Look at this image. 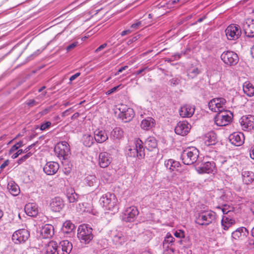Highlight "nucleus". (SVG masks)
I'll return each instance as SVG.
<instances>
[{
	"mask_svg": "<svg viewBox=\"0 0 254 254\" xmlns=\"http://www.w3.org/2000/svg\"><path fill=\"white\" fill-rule=\"evenodd\" d=\"M174 252H175V250L163 251V254H174Z\"/></svg>",
	"mask_w": 254,
	"mask_h": 254,
	"instance_id": "774afa93",
	"label": "nucleus"
},
{
	"mask_svg": "<svg viewBox=\"0 0 254 254\" xmlns=\"http://www.w3.org/2000/svg\"><path fill=\"white\" fill-rule=\"evenodd\" d=\"M80 75V72H77L75 74H74V75H72L71 76H70V77L69 78L70 81H72L74 80L77 77H78Z\"/></svg>",
	"mask_w": 254,
	"mask_h": 254,
	"instance_id": "e2e57ef3",
	"label": "nucleus"
},
{
	"mask_svg": "<svg viewBox=\"0 0 254 254\" xmlns=\"http://www.w3.org/2000/svg\"><path fill=\"white\" fill-rule=\"evenodd\" d=\"M163 251L174 250V248L172 246H168L166 244H163Z\"/></svg>",
	"mask_w": 254,
	"mask_h": 254,
	"instance_id": "bf43d9fd",
	"label": "nucleus"
},
{
	"mask_svg": "<svg viewBox=\"0 0 254 254\" xmlns=\"http://www.w3.org/2000/svg\"><path fill=\"white\" fill-rule=\"evenodd\" d=\"M9 163V161L8 160H6L4 161V162L0 165V169L1 170H3L4 168H5L6 166L8 165Z\"/></svg>",
	"mask_w": 254,
	"mask_h": 254,
	"instance_id": "13d9d810",
	"label": "nucleus"
},
{
	"mask_svg": "<svg viewBox=\"0 0 254 254\" xmlns=\"http://www.w3.org/2000/svg\"><path fill=\"white\" fill-rule=\"evenodd\" d=\"M204 142L207 146L215 144L217 142L216 134L213 131L206 133L204 137Z\"/></svg>",
	"mask_w": 254,
	"mask_h": 254,
	"instance_id": "c756f323",
	"label": "nucleus"
},
{
	"mask_svg": "<svg viewBox=\"0 0 254 254\" xmlns=\"http://www.w3.org/2000/svg\"><path fill=\"white\" fill-rule=\"evenodd\" d=\"M155 125V121L151 117H147L143 119L141 123L140 126L142 128L145 130H149L152 128Z\"/></svg>",
	"mask_w": 254,
	"mask_h": 254,
	"instance_id": "473e14b6",
	"label": "nucleus"
},
{
	"mask_svg": "<svg viewBox=\"0 0 254 254\" xmlns=\"http://www.w3.org/2000/svg\"><path fill=\"white\" fill-rule=\"evenodd\" d=\"M55 152L59 158L65 159L70 153L69 145L66 141L59 142L55 147Z\"/></svg>",
	"mask_w": 254,
	"mask_h": 254,
	"instance_id": "9d476101",
	"label": "nucleus"
},
{
	"mask_svg": "<svg viewBox=\"0 0 254 254\" xmlns=\"http://www.w3.org/2000/svg\"><path fill=\"white\" fill-rule=\"evenodd\" d=\"M217 209L222 211L223 215H230L233 213L234 207L227 204H224L222 206H218Z\"/></svg>",
	"mask_w": 254,
	"mask_h": 254,
	"instance_id": "58836bf2",
	"label": "nucleus"
},
{
	"mask_svg": "<svg viewBox=\"0 0 254 254\" xmlns=\"http://www.w3.org/2000/svg\"><path fill=\"white\" fill-rule=\"evenodd\" d=\"M198 155V150L195 147L191 146L188 147L183 151L181 158L185 164L189 165L196 161Z\"/></svg>",
	"mask_w": 254,
	"mask_h": 254,
	"instance_id": "7ed1b4c3",
	"label": "nucleus"
},
{
	"mask_svg": "<svg viewBox=\"0 0 254 254\" xmlns=\"http://www.w3.org/2000/svg\"><path fill=\"white\" fill-rule=\"evenodd\" d=\"M248 234V230L245 227H241L232 233V237L236 240L243 239L246 238Z\"/></svg>",
	"mask_w": 254,
	"mask_h": 254,
	"instance_id": "bb28decb",
	"label": "nucleus"
},
{
	"mask_svg": "<svg viewBox=\"0 0 254 254\" xmlns=\"http://www.w3.org/2000/svg\"><path fill=\"white\" fill-rule=\"evenodd\" d=\"M240 123L243 130H251L254 127V116L250 115L243 116L240 120Z\"/></svg>",
	"mask_w": 254,
	"mask_h": 254,
	"instance_id": "4468645a",
	"label": "nucleus"
},
{
	"mask_svg": "<svg viewBox=\"0 0 254 254\" xmlns=\"http://www.w3.org/2000/svg\"><path fill=\"white\" fill-rule=\"evenodd\" d=\"M145 146L147 150H152L157 147V140L154 137L149 136L145 141Z\"/></svg>",
	"mask_w": 254,
	"mask_h": 254,
	"instance_id": "f704fd0d",
	"label": "nucleus"
},
{
	"mask_svg": "<svg viewBox=\"0 0 254 254\" xmlns=\"http://www.w3.org/2000/svg\"><path fill=\"white\" fill-rule=\"evenodd\" d=\"M66 196L70 203H74L76 202L78 198V195L75 193L74 190L72 188H68L66 190Z\"/></svg>",
	"mask_w": 254,
	"mask_h": 254,
	"instance_id": "e433bc0d",
	"label": "nucleus"
},
{
	"mask_svg": "<svg viewBox=\"0 0 254 254\" xmlns=\"http://www.w3.org/2000/svg\"><path fill=\"white\" fill-rule=\"evenodd\" d=\"M51 123L50 121H47L45 123L41 124L40 127V129L41 130H45L51 126Z\"/></svg>",
	"mask_w": 254,
	"mask_h": 254,
	"instance_id": "de8ad7c7",
	"label": "nucleus"
},
{
	"mask_svg": "<svg viewBox=\"0 0 254 254\" xmlns=\"http://www.w3.org/2000/svg\"><path fill=\"white\" fill-rule=\"evenodd\" d=\"M182 56V53H176L172 56L171 60H170V61H171L178 60L181 58Z\"/></svg>",
	"mask_w": 254,
	"mask_h": 254,
	"instance_id": "6e6d98bb",
	"label": "nucleus"
},
{
	"mask_svg": "<svg viewBox=\"0 0 254 254\" xmlns=\"http://www.w3.org/2000/svg\"><path fill=\"white\" fill-rule=\"evenodd\" d=\"M195 110L194 105L185 104L179 109V114L182 118H190L194 114Z\"/></svg>",
	"mask_w": 254,
	"mask_h": 254,
	"instance_id": "2eb2a0df",
	"label": "nucleus"
},
{
	"mask_svg": "<svg viewBox=\"0 0 254 254\" xmlns=\"http://www.w3.org/2000/svg\"><path fill=\"white\" fill-rule=\"evenodd\" d=\"M200 73V70L195 66H191L187 70L188 76L190 78L195 77Z\"/></svg>",
	"mask_w": 254,
	"mask_h": 254,
	"instance_id": "ea45409f",
	"label": "nucleus"
},
{
	"mask_svg": "<svg viewBox=\"0 0 254 254\" xmlns=\"http://www.w3.org/2000/svg\"><path fill=\"white\" fill-rule=\"evenodd\" d=\"M78 44V42H74L73 43H72V44H70L69 45H68L67 47H66V51L67 52H69L70 51V50H71L72 49L74 48L75 47H76L77 46Z\"/></svg>",
	"mask_w": 254,
	"mask_h": 254,
	"instance_id": "5fc2aeb1",
	"label": "nucleus"
},
{
	"mask_svg": "<svg viewBox=\"0 0 254 254\" xmlns=\"http://www.w3.org/2000/svg\"><path fill=\"white\" fill-rule=\"evenodd\" d=\"M213 162H207L203 164L201 167L197 168V171L199 174L212 173L214 169Z\"/></svg>",
	"mask_w": 254,
	"mask_h": 254,
	"instance_id": "a878e982",
	"label": "nucleus"
},
{
	"mask_svg": "<svg viewBox=\"0 0 254 254\" xmlns=\"http://www.w3.org/2000/svg\"><path fill=\"white\" fill-rule=\"evenodd\" d=\"M243 28L247 36L254 37V20L251 18L246 19L243 24Z\"/></svg>",
	"mask_w": 254,
	"mask_h": 254,
	"instance_id": "a211bd4d",
	"label": "nucleus"
},
{
	"mask_svg": "<svg viewBox=\"0 0 254 254\" xmlns=\"http://www.w3.org/2000/svg\"><path fill=\"white\" fill-rule=\"evenodd\" d=\"M118 109L120 111L119 117L124 122L130 121L134 116L133 110L126 105H120Z\"/></svg>",
	"mask_w": 254,
	"mask_h": 254,
	"instance_id": "423d86ee",
	"label": "nucleus"
},
{
	"mask_svg": "<svg viewBox=\"0 0 254 254\" xmlns=\"http://www.w3.org/2000/svg\"><path fill=\"white\" fill-rule=\"evenodd\" d=\"M216 218V214L210 210L200 211L196 217V222L200 225L207 226L213 223Z\"/></svg>",
	"mask_w": 254,
	"mask_h": 254,
	"instance_id": "20e7f679",
	"label": "nucleus"
},
{
	"mask_svg": "<svg viewBox=\"0 0 254 254\" xmlns=\"http://www.w3.org/2000/svg\"><path fill=\"white\" fill-rule=\"evenodd\" d=\"M75 228L74 225L70 221H66L63 224V231L65 233H69Z\"/></svg>",
	"mask_w": 254,
	"mask_h": 254,
	"instance_id": "37998d69",
	"label": "nucleus"
},
{
	"mask_svg": "<svg viewBox=\"0 0 254 254\" xmlns=\"http://www.w3.org/2000/svg\"><path fill=\"white\" fill-rule=\"evenodd\" d=\"M235 224V219L230 215H223L221 219V226L222 229L228 230L232 225Z\"/></svg>",
	"mask_w": 254,
	"mask_h": 254,
	"instance_id": "393cba45",
	"label": "nucleus"
},
{
	"mask_svg": "<svg viewBox=\"0 0 254 254\" xmlns=\"http://www.w3.org/2000/svg\"><path fill=\"white\" fill-rule=\"evenodd\" d=\"M58 253V245L54 241L50 242L43 250V254H54Z\"/></svg>",
	"mask_w": 254,
	"mask_h": 254,
	"instance_id": "c85d7f7f",
	"label": "nucleus"
},
{
	"mask_svg": "<svg viewBox=\"0 0 254 254\" xmlns=\"http://www.w3.org/2000/svg\"><path fill=\"white\" fill-rule=\"evenodd\" d=\"M85 183L89 187L98 185V180L95 175H88L84 179Z\"/></svg>",
	"mask_w": 254,
	"mask_h": 254,
	"instance_id": "4c0bfd02",
	"label": "nucleus"
},
{
	"mask_svg": "<svg viewBox=\"0 0 254 254\" xmlns=\"http://www.w3.org/2000/svg\"><path fill=\"white\" fill-rule=\"evenodd\" d=\"M32 155V153L31 152L27 153L26 155L23 156L22 157L19 159L17 161V163L18 164H22L23 162H24L27 159L30 157Z\"/></svg>",
	"mask_w": 254,
	"mask_h": 254,
	"instance_id": "49530a36",
	"label": "nucleus"
},
{
	"mask_svg": "<svg viewBox=\"0 0 254 254\" xmlns=\"http://www.w3.org/2000/svg\"><path fill=\"white\" fill-rule=\"evenodd\" d=\"M221 59L225 64L230 66L236 64L239 61L237 54L230 51L224 52L221 55Z\"/></svg>",
	"mask_w": 254,
	"mask_h": 254,
	"instance_id": "9b49d317",
	"label": "nucleus"
},
{
	"mask_svg": "<svg viewBox=\"0 0 254 254\" xmlns=\"http://www.w3.org/2000/svg\"><path fill=\"white\" fill-rule=\"evenodd\" d=\"M100 203L105 210L117 212L119 209L118 200L114 193L108 192L103 194L100 199Z\"/></svg>",
	"mask_w": 254,
	"mask_h": 254,
	"instance_id": "f03ea898",
	"label": "nucleus"
},
{
	"mask_svg": "<svg viewBox=\"0 0 254 254\" xmlns=\"http://www.w3.org/2000/svg\"><path fill=\"white\" fill-rule=\"evenodd\" d=\"M7 190L13 196H17L20 193L19 186L13 181H10L7 184Z\"/></svg>",
	"mask_w": 254,
	"mask_h": 254,
	"instance_id": "2f4dec72",
	"label": "nucleus"
},
{
	"mask_svg": "<svg viewBox=\"0 0 254 254\" xmlns=\"http://www.w3.org/2000/svg\"><path fill=\"white\" fill-rule=\"evenodd\" d=\"M243 91L249 97L254 95V86L249 82H245L243 84Z\"/></svg>",
	"mask_w": 254,
	"mask_h": 254,
	"instance_id": "c9c22d12",
	"label": "nucleus"
},
{
	"mask_svg": "<svg viewBox=\"0 0 254 254\" xmlns=\"http://www.w3.org/2000/svg\"><path fill=\"white\" fill-rule=\"evenodd\" d=\"M111 162L112 158L110 154L106 152H103L99 154L98 164L101 168L107 167Z\"/></svg>",
	"mask_w": 254,
	"mask_h": 254,
	"instance_id": "6ab92c4d",
	"label": "nucleus"
},
{
	"mask_svg": "<svg viewBox=\"0 0 254 254\" xmlns=\"http://www.w3.org/2000/svg\"><path fill=\"white\" fill-rule=\"evenodd\" d=\"M174 235L175 237L180 238H184L185 237L184 232L181 230L176 231L174 233Z\"/></svg>",
	"mask_w": 254,
	"mask_h": 254,
	"instance_id": "864d4df0",
	"label": "nucleus"
},
{
	"mask_svg": "<svg viewBox=\"0 0 254 254\" xmlns=\"http://www.w3.org/2000/svg\"><path fill=\"white\" fill-rule=\"evenodd\" d=\"M250 155L251 158L254 160V146H252L250 150Z\"/></svg>",
	"mask_w": 254,
	"mask_h": 254,
	"instance_id": "338daca9",
	"label": "nucleus"
},
{
	"mask_svg": "<svg viewBox=\"0 0 254 254\" xmlns=\"http://www.w3.org/2000/svg\"><path fill=\"white\" fill-rule=\"evenodd\" d=\"M141 25V21H137L132 24L130 26V29L132 30V31L136 30L140 28Z\"/></svg>",
	"mask_w": 254,
	"mask_h": 254,
	"instance_id": "09e8293b",
	"label": "nucleus"
},
{
	"mask_svg": "<svg viewBox=\"0 0 254 254\" xmlns=\"http://www.w3.org/2000/svg\"><path fill=\"white\" fill-rule=\"evenodd\" d=\"M30 236L28 230L25 229H19L14 232L12 236V241L16 244L25 242Z\"/></svg>",
	"mask_w": 254,
	"mask_h": 254,
	"instance_id": "f8f14e48",
	"label": "nucleus"
},
{
	"mask_svg": "<svg viewBox=\"0 0 254 254\" xmlns=\"http://www.w3.org/2000/svg\"><path fill=\"white\" fill-rule=\"evenodd\" d=\"M107 44L104 43L101 46H100L95 51L96 52H98L99 51H100L102 49H104L107 46Z\"/></svg>",
	"mask_w": 254,
	"mask_h": 254,
	"instance_id": "69168bd1",
	"label": "nucleus"
},
{
	"mask_svg": "<svg viewBox=\"0 0 254 254\" xmlns=\"http://www.w3.org/2000/svg\"><path fill=\"white\" fill-rule=\"evenodd\" d=\"M165 166L170 171L177 170L180 166V162L173 159H168L165 161Z\"/></svg>",
	"mask_w": 254,
	"mask_h": 254,
	"instance_id": "72a5a7b5",
	"label": "nucleus"
},
{
	"mask_svg": "<svg viewBox=\"0 0 254 254\" xmlns=\"http://www.w3.org/2000/svg\"><path fill=\"white\" fill-rule=\"evenodd\" d=\"M26 104L29 107H33L38 104V102L34 99H30L26 102Z\"/></svg>",
	"mask_w": 254,
	"mask_h": 254,
	"instance_id": "3c124183",
	"label": "nucleus"
},
{
	"mask_svg": "<svg viewBox=\"0 0 254 254\" xmlns=\"http://www.w3.org/2000/svg\"><path fill=\"white\" fill-rule=\"evenodd\" d=\"M113 241L116 245H121L125 242V237L121 233H118L113 237Z\"/></svg>",
	"mask_w": 254,
	"mask_h": 254,
	"instance_id": "79ce46f5",
	"label": "nucleus"
},
{
	"mask_svg": "<svg viewBox=\"0 0 254 254\" xmlns=\"http://www.w3.org/2000/svg\"><path fill=\"white\" fill-rule=\"evenodd\" d=\"M132 32V30L129 29L126 30L122 32L121 35L122 36H124L128 34H129Z\"/></svg>",
	"mask_w": 254,
	"mask_h": 254,
	"instance_id": "052dcab7",
	"label": "nucleus"
},
{
	"mask_svg": "<svg viewBox=\"0 0 254 254\" xmlns=\"http://www.w3.org/2000/svg\"><path fill=\"white\" fill-rule=\"evenodd\" d=\"M240 26L235 24L229 25L225 30V34L229 40H236L241 35Z\"/></svg>",
	"mask_w": 254,
	"mask_h": 254,
	"instance_id": "6e6552de",
	"label": "nucleus"
},
{
	"mask_svg": "<svg viewBox=\"0 0 254 254\" xmlns=\"http://www.w3.org/2000/svg\"><path fill=\"white\" fill-rule=\"evenodd\" d=\"M242 180L244 183L249 185L254 181V173L248 170H243L242 172Z\"/></svg>",
	"mask_w": 254,
	"mask_h": 254,
	"instance_id": "7c9ffc66",
	"label": "nucleus"
},
{
	"mask_svg": "<svg viewBox=\"0 0 254 254\" xmlns=\"http://www.w3.org/2000/svg\"><path fill=\"white\" fill-rule=\"evenodd\" d=\"M151 70V68L148 67V66L145 67L144 68H142L138 70H137L136 72L134 73L135 75H139L140 74H142L144 71H148Z\"/></svg>",
	"mask_w": 254,
	"mask_h": 254,
	"instance_id": "603ef678",
	"label": "nucleus"
},
{
	"mask_svg": "<svg viewBox=\"0 0 254 254\" xmlns=\"http://www.w3.org/2000/svg\"><path fill=\"white\" fill-rule=\"evenodd\" d=\"M19 148L17 146H16L15 144H14V145H13L11 148H10V150H9V153L10 154H12L15 151H16V150H17Z\"/></svg>",
	"mask_w": 254,
	"mask_h": 254,
	"instance_id": "680f3d73",
	"label": "nucleus"
},
{
	"mask_svg": "<svg viewBox=\"0 0 254 254\" xmlns=\"http://www.w3.org/2000/svg\"><path fill=\"white\" fill-rule=\"evenodd\" d=\"M226 100L223 98L212 99L208 103L209 108L213 112L220 113L225 111Z\"/></svg>",
	"mask_w": 254,
	"mask_h": 254,
	"instance_id": "0eeeda50",
	"label": "nucleus"
},
{
	"mask_svg": "<svg viewBox=\"0 0 254 254\" xmlns=\"http://www.w3.org/2000/svg\"><path fill=\"white\" fill-rule=\"evenodd\" d=\"M190 129V125L187 121L179 122L175 128V132L179 135L185 136Z\"/></svg>",
	"mask_w": 254,
	"mask_h": 254,
	"instance_id": "dca6fc26",
	"label": "nucleus"
},
{
	"mask_svg": "<svg viewBox=\"0 0 254 254\" xmlns=\"http://www.w3.org/2000/svg\"><path fill=\"white\" fill-rule=\"evenodd\" d=\"M138 213V210L135 206L128 207L126 209L123 213V219L126 222H132L136 219Z\"/></svg>",
	"mask_w": 254,
	"mask_h": 254,
	"instance_id": "ddd939ff",
	"label": "nucleus"
},
{
	"mask_svg": "<svg viewBox=\"0 0 254 254\" xmlns=\"http://www.w3.org/2000/svg\"><path fill=\"white\" fill-rule=\"evenodd\" d=\"M229 139L232 144L239 146L244 143L245 137L242 132H235L230 135Z\"/></svg>",
	"mask_w": 254,
	"mask_h": 254,
	"instance_id": "f3484780",
	"label": "nucleus"
},
{
	"mask_svg": "<svg viewBox=\"0 0 254 254\" xmlns=\"http://www.w3.org/2000/svg\"><path fill=\"white\" fill-rule=\"evenodd\" d=\"M54 234V226L51 224H46L41 229V235L44 239L50 238Z\"/></svg>",
	"mask_w": 254,
	"mask_h": 254,
	"instance_id": "b1692460",
	"label": "nucleus"
},
{
	"mask_svg": "<svg viewBox=\"0 0 254 254\" xmlns=\"http://www.w3.org/2000/svg\"><path fill=\"white\" fill-rule=\"evenodd\" d=\"M232 120L230 113L227 110L217 113L214 118V122L218 126L222 127L229 125Z\"/></svg>",
	"mask_w": 254,
	"mask_h": 254,
	"instance_id": "1a4fd4ad",
	"label": "nucleus"
},
{
	"mask_svg": "<svg viewBox=\"0 0 254 254\" xmlns=\"http://www.w3.org/2000/svg\"><path fill=\"white\" fill-rule=\"evenodd\" d=\"M50 206L52 211L59 212L64 207V203L60 197H55L51 199Z\"/></svg>",
	"mask_w": 254,
	"mask_h": 254,
	"instance_id": "4be33fe9",
	"label": "nucleus"
},
{
	"mask_svg": "<svg viewBox=\"0 0 254 254\" xmlns=\"http://www.w3.org/2000/svg\"><path fill=\"white\" fill-rule=\"evenodd\" d=\"M25 212L27 215L35 217L38 213V209L37 204L35 203H28L26 204L24 208Z\"/></svg>",
	"mask_w": 254,
	"mask_h": 254,
	"instance_id": "cd10ccee",
	"label": "nucleus"
},
{
	"mask_svg": "<svg viewBox=\"0 0 254 254\" xmlns=\"http://www.w3.org/2000/svg\"><path fill=\"white\" fill-rule=\"evenodd\" d=\"M77 231V237L81 243L87 244L93 239L92 229L88 225H80Z\"/></svg>",
	"mask_w": 254,
	"mask_h": 254,
	"instance_id": "39448f33",
	"label": "nucleus"
},
{
	"mask_svg": "<svg viewBox=\"0 0 254 254\" xmlns=\"http://www.w3.org/2000/svg\"><path fill=\"white\" fill-rule=\"evenodd\" d=\"M22 152H23L22 149H19L16 153H14L11 154V158L13 159L16 158Z\"/></svg>",
	"mask_w": 254,
	"mask_h": 254,
	"instance_id": "4d7b16f0",
	"label": "nucleus"
},
{
	"mask_svg": "<svg viewBox=\"0 0 254 254\" xmlns=\"http://www.w3.org/2000/svg\"><path fill=\"white\" fill-rule=\"evenodd\" d=\"M175 240V238L171 235V234L168 233L166 237H165V239L163 242V244H166L168 246H173L174 245Z\"/></svg>",
	"mask_w": 254,
	"mask_h": 254,
	"instance_id": "c03bdc74",
	"label": "nucleus"
},
{
	"mask_svg": "<svg viewBox=\"0 0 254 254\" xmlns=\"http://www.w3.org/2000/svg\"><path fill=\"white\" fill-rule=\"evenodd\" d=\"M94 137L97 142L101 143L108 139V135L105 130L97 129L94 131Z\"/></svg>",
	"mask_w": 254,
	"mask_h": 254,
	"instance_id": "5701e85b",
	"label": "nucleus"
},
{
	"mask_svg": "<svg viewBox=\"0 0 254 254\" xmlns=\"http://www.w3.org/2000/svg\"><path fill=\"white\" fill-rule=\"evenodd\" d=\"M59 169V165L58 163L54 161L47 162L44 167V172L48 175L55 174Z\"/></svg>",
	"mask_w": 254,
	"mask_h": 254,
	"instance_id": "412c9836",
	"label": "nucleus"
},
{
	"mask_svg": "<svg viewBox=\"0 0 254 254\" xmlns=\"http://www.w3.org/2000/svg\"><path fill=\"white\" fill-rule=\"evenodd\" d=\"M231 194L230 191H226L224 192V194H223L221 198L223 200L227 201L231 200Z\"/></svg>",
	"mask_w": 254,
	"mask_h": 254,
	"instance_id": "a18cd8bd",
	"label": "nucleus"
},
{
	"mask_svg": "<svg viewBox=\"0 0 254 254\" xmlns=\"http://www.w3.org/2000/svg\"><path fill=\"white\" fill-rule=\"evenodd\" d=\"M124 131L120 127H116L111 132V137L114 139H120L123 137Z\"/></svg>",
	"mask_w": 254,
	"mask_h": 254,
	"instance_id": "a19ab883",
	"label": "nucleus"
},
{
	"mask_svg": "<svg viewBox=\"0 0 254 254\" xmlns=\"http://www.w3.org/2000/svg\"><path fill=\"white\" fill-rule=\"evenodd\" d=\"M126 155L127 157L138 158L140 159L145 156L144 148L142 141L135 138L130 144L126 147Z\"/></svg>",
	"mask_w": 254,
	"mask_h": 254,
	"instance_id": "f257e3e1",
	"label": "nucleus"
},
{
	"mask_svg": "<svg viewBox=\"0 0 254 254\" xmlns=\"http://www.w3.org/2000/svg\"><path fill=\"white\" fill-rule=\"evenodd\" d=\"M127 67L128 66L127 65L121 67L119 69L118 71L116 73L115 75H117L119 74L121 72H122L123 70L126 69Z\"/></svg>",
	"mask_w": 254,
	"mask_h": 254,
	"instance_id": "0e129e2a",
	"label": "nucleus"
},
{
	"mask_svg": "<svg viewBox=\"0 0 254 254\" xmlns=\"http://www.w3.org/2000/svg\"><path fill=\"white\" fill-rule=\"evenodd\" d=\"M72 249V245L67 240L60 242L58 246V254H69Z\"/></svg>",
	"mask_w": 254,
	"mask_h": 254,
	"instance_id": "aec40b11",
	"label": "nucleus"
},
{
	"mask_svg": "<svg viewBox=\"0 0 254 254\" xmlns=\"http://www.w3.org/2000/svg\"><path fill=\"white\" fill-rule=\"evenodd\" d=\"M179 1L181 2V0H170L168 2L166 3V6L163 5L164 7L167 8H171L173 5L176 4Z\"/></svg>",
	"mask_w": 254,
	"mask_h": 254,
	"instance_id": "8fccbe9b",
	"label": "nucleus"
}]
</instances>
